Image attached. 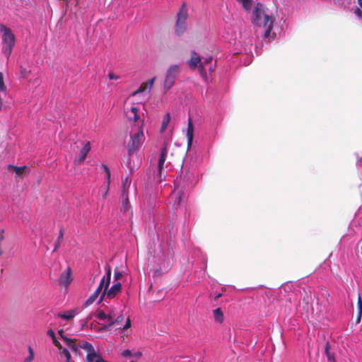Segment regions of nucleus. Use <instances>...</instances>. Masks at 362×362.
Segmentation results:
<instances>
[{"mask_svg":"<svg viewBox=\"0 0 362 362\" xmlns=\"http://www.w3.org/2000/svg\"><path fill=\"white\" fill-rule=\"evenodd\" d=\"M252 22L256 26L262 27L264 29V37H269L270 32L273 28L274 19L265 13L263 4L260 3L256 4L252 12Z\"/></svg>","mask_w":362,"mask_h":362,"instance_id":"nucleus-1","label":"nucleus"},{"mask_svg":"<svg viewBox=\"0 0 362 362\" xmlns=\"http://www.w3.org/2000/svg\"><path fill=\"white\" fill-rule=\"evenodd\" d=\"M188 65L191 69H194L199 66V73L205 82H209L207 71L209 74L213 72L212 57H209L202 61L200 57L197 52H192L190 59L188 61Z\"/></svg>","mask_w":362,"mask_h":362,"instance_id":"nucleus-2","label":"nucleus"},{"mask_svg":"<svg viewBox=\"0 0 362 362\" xmlns=\"http://www.w3.org/2000/svg\"><path fill=\"white\" fill-rule=\"evenodd\" d=\"M125 115L129 124V127H144L146 111L143 105L137 103L133 104L131 107H127Z\"/></svg>","mask_w":362,"mask_h":362,"instance_id":"nucleus-3","label":"nucleus"},{"mask_svg":"<svg viewBox=\"0 0 362 362\" xmlns=\"http://www.w3.org/2000/svg\"><path fill=\"white\" fill-rule=\"evenodd\" d=\"M0 32L1 33V52L8 59L16 45V37L11 29L4 25H0Z\"/></svg>","mask_w":362,"mask_h":362,"instance_id":"nucleus-4","label":"nucleus"},{"mask_svg":"<svg viewBox=\"0 0 362 362\" xmlns=\"http://www.w3.org/2000/svg\"><path fill=\"white\" fill-rule=\"evenodd\" d=\"M117 315L114 307L106 308L105 310H99L96 313L97 318L103 322L101 323L103 329H107L115 323H117L123 320V316L119 315L116 319Z\"/></svg>","mask_w":362,"mask_h":362,"instance_id":"nucleus-5","label":"nucleus"},{"mask_svg":"<svg viewBox=\"0 0 362 362\" xmlns=\"http://www.w3.org/2000/svg\"><path fill=\"white\" fill-rule=\"evenodd\" d=\"M130 141L128 143V151L130 154L135 153L146 140L144 127H129Z\"/></svg>","mask_w":362,"mask_h":362,"instance_id":"nucleus-6","label":"nucleus"},{"mask_svg":"<svg viewBox=\"0 0 362 362\" xmlns=\"http://www.w3.org/2000/svg\"><path fill=\"white\" fill-rule=\"evenodd\" d=\"M111 279V270L110 268H107L106 270V276H104L103 279L100 280V284L97 289L89 296V298L86 300L85 304L86 306H88L93 303L96 299L98 298L99 295L102 296V293L103 291V286H109Z\"/></svg>","mask_w":362,"mask_h":362,"instance_id":"nucleus-7","label":"nucleus"},{"mask_svg":"<svg viewBox=\"0 0 362 362\" xmlns=\"http://www.w3.org/2000/svg\"><path fill=\"white\" fill-rule=\"evenodd\" d=\"M187 11L183 5L177 13V22L175 28V32L177 35H182L187 30Z\"/></svg>","mask_w":362,"mask_h":362,"instance_id":"nucleus-8","label":"nucleus"},{"mask_svg":"<svg viewBox=\"0 0 362 362\" xmlns=\"http://www.w3.org/2000/svg\"><path fill=\"white\" fill-rule=\"evenodd\" d=\"M179 73L180 67L178 65H172L168 68L163 82L165 90H168L173 86Z\"/></svg>","mask_w":362,"mask_h":362,"instance_id":"nucleus-9","label":"nucleus"},{"mask_svg":"<svg viewBox=\"0 0 362 362\" xmlns=\"http://www.w3.org/2000/svg\"><path fill=\"white\" fill-rule=\"evenodd\" d=\"M80 348L88 351L86 356V361L88 362H107L102 358V357L95 352V350L91 344L88 342H84L79 345Z\"/></svg>","mask_w":362,"mask_h":362,"instance_id":"nucleus-10","label":"nucleus"},{"mask_svg":"<svg viewBox=\"0 0 362 362\" xmlns=\"http://www.w3.org/2000/svg\"><path fill=\"white\" fill-rule=\"evenodd\" d=\"M185 200V195L182 189H180L177 186L175 187L169 198V202L172 204V206L177 209Z\"/></svg>","mask_w":362,"mask_h":362,"instance_id":"nucleus-11","label":"nucleus"},{"mask_svg":"<svg viewBox=\"0 0 362 362\" xmlns=\"http://www.w3.org/2000/svg\"><path fill=\"white\" fill-rule=\"evenodd\" d=\"M122 284L120 282H115V284L108 289V286H103V291L100 300L104 298L108 299L114 298L121 291Z\"/></svg>","mask_w":362,"mask_h":362,"instance_id":"nucleus-12","label":"nucleus"},{"mask_svg":"<svg viewBox=\"0 0 362 362\" xmlns=\"http://www.w3.org/2000/svg\"><path fill=\"white\" fill-rule=\"evenodd\" d=\"M102 168L104 170V183L99 189V194L104 199L106 198L109 191V186L110 184V171L106 165H103Z\"/></svg>","mask_w":362,"mask_h":362,"instance_id":"nucleus-13","label":"nucleus"},{"mask_svg":"<svg viewBox=\"0 0 362 362\" xmlns=\"http://www.w3.org/2000/svg\"><path fill=\"white\" fill-rule=\"evenodd\" d=\"M91 149V146H90V141H83L82 142V147H81V149L80 150V153H79V155L74 160V164L75 165H79L81 163H82L88 153L90 152Z\"/></svg>","mask_w":362,"mask_h":362,"instance_id":"nucleus-14","label":"nucleus"},{"mask_svg":"<svg viewBox=\"0 0 362 362\" xmlns=\"http://www.w3.org/2000/svg\"><path fill=\"white\" fill-rule=\"evenodd\" d=\"M73 279L71 276V270L70 267H67L66 270L62 273L59 276V284L65 288H68V286L71 283Z\"/></svg>","mask_w":362,"mask_h":362,"instance_id":"nucleus-15","label":"nucleus"},{"mask_svg":"<svg viewBox=\"0 0 362 362\" xmlns=\"http://www.w3.org/2000/svg\"><path fill=\"white\" fill-rule=\"evenodd\" d=\"M58 334L60 336L61 339L63 340L64 344L66 346L65 348L71 349L74 353L78 352V346L72 339L67 338L64 335V331L62 329H59L58 331Z\"/></svg>","mask_w":362,"mask_h":362,"instance_id":"nucleus-16","label":"nucleus"},{"mask_svg":"<svg viewBox=\"0 0 362 362\" xmlns=\"http://www.w3.org/2000/svg\"><path fill=\"white\" fill-rule=\"evenodd\" d=\"M155 79V77L149 79L146 83L142 84L136 90L134 91L132 95L135 96L143 93H149L153 86Z\"/></svg>","mask_w":362,"mask_h":362,"instance_id":"nucleus-17","label":"nucleus"},{"mask_svg":"<svg viewBox=\"0 0 362 362\" xmlns=\"http://www.w3.org/2000/svg\"><path fill=\"white\" fill-rule=\"evenodd\" d=\"M186 136L187 139V146H190L192 144L194 136V127L190 117L188 119L187 128L186 129Z\"/></svg>","mask_w":362,"mask_h":362,"instance_id":"nucleus-18","label":"nucleus"},{"mask_svg":"<svg viewBox=\"0 0 362 362\" xmlns=\"http://www.w3.org/2000/svg\"><path fill=\"white\" fill-rule=\"evenodd\" d=\"M78 310L77 309H72L69 310H65L63 312H60L57 314V317H61L64 320H71L74 318L77 314H78Z\"/></svg>","mask_w":362,"mask_h":362,"instance_id":"nucleus-19","label":"nucleus"},{"mask_svg":"<svg viewBox=\"0 0 362 362\" xmlns=\"http://www.w3.org/2000/svg\"><path fill=\"white\" fill-rule=\"evenodd\" d=\"M167 153H168V150H167L166 147H163L162 148L160 156V158L158 160V170L160 173L161 172L163 164L165 161Z\"/></svg>","mask_w":362,"mask_h":362,"instance_id":"nucleus-20","label":"nucleus"},{"mask_svg":"<svg viewBox=\"0 0 362 362\" xmlns=\"http://www.w3.org/2000/svg\"><path fill=\"white\" fill-rule=\"evenodd\" d=\"M47 334L52 339L53 344L55 345V346H57L59 349V350L61 351L62 349H63L61 343L57 339L55 333L52 329L47 330Z\"/></svg>","mask_w":362,"mask_h":362,"instance_id":"nucleus-21","label":"nucleus"},{"mask_svg":"<svg viewBox=\"0 0 362 362\" xmlns=\"http://www.w3.org/2000/svg\"><path fill=\"white\" fill-rule=\"evenodd\" d=\"M131 182L132 180L128 177L122 179V193L128 194V189L130 187Z\"/></svg>","mask_w":362,"mask_h":362,"instance_id":"nucleus-22","label":"nucleus"},{"mask_svg":"<svg viewBox=\"0 0 362 362\" xmlns=\"http://www.w3.org/2000/svg\"><path fill=\"white\" fill-rule=\"evenodd\" d=\"M214 318L216 322L221 323L223 320V313L221 308H218L213 311Z\"/></svg>","mask_w":362,"mask_h":362,"instance_id":"nucleus-23","label":"nucleus"},{"mask_svg":"<svg viewBox=\"0 0 362 362\" xmlns=\"http://www.w3.org/2000/svg\"><path fill=\"white\" fill-rule=\"evenodd\" d=\"M170 120V113H167L163 119L162 125L160 127V132H163L165 131L168 125L169 124Z\"/></svg>","mask_w":362,"mask_h":362,"instance_id":"nucleus-24","label":"nucleus"},{"mask_svg":"<svg viewBox=\"0 0 362 362\" xmlns=\"http://www.w3.org/2000/svg\"><path fill=\"white\" fill-rule=\"evenodd\" d=\"M246 11L249 10L252 6V0H237Z\"/></svg>","mask_w":362,"mask_h":362,"instance_id":"nucleus-25","label":"nucleus"},{"mask_svg":"<svg viewBox=\"0 0 362 362\" xmlns=\"http://www.w3.org/2000/svg\"><path fill=\"white\" fill-rule=\"evenodd\" d=\"M12 168H13L14 173H16V176H21L22 174L26 171L27 167L26 166H21V167H16V166H11Z\"/></svg>","mask_w":362,"mask_h":362,"instance_id":"nucleus-26","label":"nucleus"},{"mask_svg":"<svg viewBox=\"0 0 362 362\" xmlns=\"http://www.w3.org/2000/svg\"><path fill=\"white\" fill-rule=\"evenodd\" d=\"M28 356L24 358V362H32L34 359V351L30 346L28 348Z\"/></svg>","mask_w":362,"mask_h":362,"instance_id":"nucleus-27","label":"nucleus"},{"mask_svg":"<svg viewBox=\"0 0 362 362\" xmlns=\"http://www.w3.org/2000/svg\"><path fill=\"white\" fill-rule=\"evenodd\" d=\"M122 206L124 211L127 210L129 205L128 194L122 193Z\"/></svg>","mask_w":362,"mask_h":362,"instance_id":"nucleus-28","label":"nucleus"},{"mask_svg":"<svg viewBox=\"0 0 362 362\" xmlns=\"http://www.w3.org/2000/svg\"><path fill=\"white\" fill-rule=\"evenodd\" d=\"M357 309L358 312V320L359 321L362 315V300L360 294L358 296Z\"/></svg>","mask_w":362,"mask_h":362,"instance_id":"nucleus-29","label":"nucleus"},{"mask_svg":"<svg viewBox=\"0 0 362 362\" xmlns=\"http://www.w3.org/2000/svg\"><path fill=\"white\" fill-rule=\"evenodd\" d=\"M4 240V230L1 229V230H0V256H1L4 253V249L2 247Z\"/></svg>","mask_w":362,"mask_h":362,"instance_id":"nucleus-30","label":"nucleus"},{"mask_svg":"<svg viewBox=\"0 0 362 362\" xmlns=\"http://www.w3.org/2000/svg\"><path fill=\"white\" fill-rule=\"evenodd\" d=\"M6 86L4 83V76L3 74L0 72V92L5 93L6 92Z\"/></svg>","mask_w":362,"mask_h":362,"instance_id":"nucleus-31","label":"nucleus"},{"mask_svg":"<svg viewBox=\"0 0 362 362\" xmlns=\"http://www.w3.org/2000/svg\"><path fill=\"white\" fill-rule=\"evenodd\" d=\"M69 349H67V348H63V349L61 350L66 358V362H71V354H70Z\"/></svg>","mask_w":362,"mask_h":362,"instance_id":"nucleus-32","label":"nucleus"},{"mask_svg":"<svg viewBox=\"0 0 362 362\" xmlns=\"http://www.w3.org/2000/svg\"><path fill=\"white\" fill-rule=\"evenodd\" d=\"M329 344H327L326 348H325V354L327 355L328 362H334V357L332 356H331L329 352Z\"/></svg>","mask_w":362,"mask_h":362,"instance_id":"nucleus-33","label":"nucleus"},{"mask_svg":"<svg viewBox=\"0 0 362 362\" xmlns=\"http://www.w3.org/2000/svg\"><path fill=\"white\" fill-rule=\"evenodd\" d=\"M121 355L124 358H128L132 356L131 351L129 349L124 350L121 352Z\"/></svg>","mask_w":362,"mask_h":362,"instance_id":"nucleus-34","label":"nucleus"},{"mask_svg":"<svg viewBox=\"0 0 362 362\" xmlns=\"http://www.w3.org/2000/svg\"><path fill=\"white\" fill-rule=\"evenodd\" d=\"M108 78L110 80H118L119 79V76L110 72L108 74Z\"/></svg>","mask_w":362,"mask_h":362,"instance_id":"nucleus-35","label":"nucleus"},{"mask_svg":"<svg viewBox=\"0 0 362 362\" xmlns=\"http://www.w3.org/2000/svg\"><path fill=\"white\" fill-rule=\"evenodd\" d=\"M354 13L358 18H362V12L360 8H356L354 11Z\"/></svg>","mask_w":362,"mask_h":362,"instance_id":"nucleus-36","label":"nucleus"},{"mask_svg":"<svg viewBox=\"0 0 362 362\" xmlns=\"http://www.w3.org/2000/svg\"><path fill=\"white\" fill-rule=\"evenodd\" d=\"M114 276H115V280L117 281V280H119L122 277V273L120 272L115 271Z\"/></svg>","mask_w":362,"mask_h":362,"instance_id":"nucleus-37","label":"nucleus"},{"mask_svg":"<svg viewBox=\"0 0 362 362\" xmlns=\"http://www.w3.org/2000/svg\"><path fill=\"white\" fill-rule=\"evenodd\" d=\"M130 326H131L130 320H129V318H127L126 324L124 325L122 329H124V330L127 329H129L130 327Z\"/></svg>","mask_w":362,"mask_h":362,"instance_id":"nucleus-38","label":"nucleus"},{"mask_svg":"<svg viewBox=\"0 0 362 362\" xmlns=\"http://www.w3.org/2000/svg\"><path fill=\"white\" fill-rule=\"evenodd\" d=\"M132 356L136 358H139L141 356V353L139 351L135 352Z\"/></svg>","mask_w":362,"mask_h":362,"instance_id":"nucleus-39","label":"nucleus"},{"mask_svg":"<svg viewBox=\"0 0 362 362\" xmlns=\"http://www.w3.org/2000/svg\"><path fill=\"white\" fill-rule=\"evenodd\" d=\"M358 4L360 6V8L362 9V0H358Z\"/></svg>","mask_w":362,"mask_h":362,"instance_id":"nucleus-40","label":"nucleus"},{"mask_svg":"<svg viewBox=\"0 0 362 362\" xmlns=\"http://www.w3.org/2000/svg\"><path fill=\"white\" fill-rule=\"evenodd\" d=\"M221 293H218V294H217V295H216V298H219V297H221Z\"/></svg>","mask_w":362,"mask_h":362,"instance_id":"nucleus-41","label":"nucleus"}]
</instances>
